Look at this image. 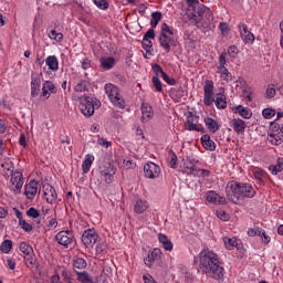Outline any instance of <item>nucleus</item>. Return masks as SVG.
<instances>
[{"label":"nucleus","instance_id":"nucleus-1","mask_svg":"<svg viewBox=\"0 0 283 283\" xmlns=\"http://www.w3.org/2000/svg\"><path fill=\"white\" fill-rule=\"evenodd\" d=\"M199 269L213 280H222L224 277V266H222L220 256L213 250L203 249L199 253Z\"/></svg>","mask_w":283,"mask_h":283},{"label":"nucleus","instance_id":"nucleus-2","mask_svg":"<svg viewBox=\"0 0 283 283\" xmlns=\"http://www.w3.org/2000/svg\"><path fill=\"white\" fill-rule=\"evenodd\" d=\"M226 193L233 205H240L244 198H255V189L251 184L238 181H229L226 186Z\"/></svg>","mask_w":283,"mask_h":283},{"label":"nucleus","instance_id":"nucleus-3","mask_svg":"<svg viewBox=\"0 0 283 283\" xmlns=\"http://www.w3.org/2000/svg\"><path fill=\"white\" fill-rule=\"evenodd\" d=\"M104 92L114 107H117L118 109H125L127 104L125 103V97H123L118 86L113 83H106L104 85Z\"/></svg>","mask_w":283,"mask_h":283},{"label":"nucleus","instance_id":"nucleus-4","mask_svg":"<svg viewBox=\"0 0 283 283\" xmlns=\"http://www.w3.org/2000/svg\"><path fill=\"white\" fill-rule=\"evenodd\" d=\"M205 17L207 19L211 18V9L207 8L205 4H198L193 12L184 15V21L189 23V25H199Z\"/></svg>","mask_w":283,"mask_h":283},{"label":"nucleus","instance_id":"nucleus-5","mask_svg":"<svg viewBox=\"0 0 283 283\" xmlns=\"http://www.w3.org/2000/svg\"><path fill=\"white\" fill-rule=\"evenodd\" d=\"M39 196H42L44 200L49 202V205H54L59 195H56V190L54 189V187H52V185L44 181L40 187Z\"/></svg>","mask_w":283,"mask_h":283},{"label":"nucleus","instance_id":"nucleus-6","mask_svg":"<svg viewBox=\"0 0 283 283\" xmlns=\"http://www.w3.org/2000/svg\"><path fill=\"white\" fill-rule=\"evenodd\" d=\"M96 242H98V233H96V230L88 229L83 232L82 244H84L86 249H94Z\"/></svg>","mask_w":283,"mask_h":283},{"label":"nucleus","instance_id":"nucleus-7","mask_svg":"<svg viewBox=\"0 0 283 283\" xmlns=\"http://www.w3.org/2000/svg\"><path fill=\"white\" fill-rule=\"evenodd\" d=\"M80 112L90 118V116H94V101L90 96H84L80 98Z\"/></svg>","mask_w":283,"mask_h":283},{"label":"nucleus","instance_id":"nucleus-8","mask_svg":"<svg viewBox=\"0 0 283 283\" xmlns=\"http://www.w3.org/2000/svg\"><path fill=\"white\" fill-rule=\"evenodd\" d=\"M238 30L243 43H245L247 45H253V43H255V35L251 31H249V27L247 25V23L240 22L238 24Z\"/></svg>","mask_w":283,"mask_h":283},{"label":"nucleus","instance_id":"nucleus-9","mask_svg":"<svg viewBox=\"0 0 283 283\" xmlns=\"http://www.w3.org/2000/svg\"><path fill=\"white\" fill-rule=\"evenodd\" d=\"M11 191L15 195L21 193V189L23 188V174L19 170H15L11 175Z\"/></svg>","mask_w":283,"mask_h":283},{"label":"nucleus","instance_id":"nucleus-10","mask_svg":"<svg viewBox=\"0 0 283 283\" xmlns=\"http://www.w3.org/2000/svg\"><path fill=\"white\" fill-rule=\"evenodd\" d=\"M144 176L145 178H149L150 180H155L160 176V166L156 165L155 163H147L144 166Z\"/></svg>","mask_w":283,"mask_h":283},{"label":"nucleus","instance_id":"nucleus-11","mask_svg":"<svg viewBox=\"0 0 283 283\" xmlns=\"http://www.w3.org/2000/svg\"><path fill=\"white\" fill-rule=\"evenodd\" d=\"M55 239L62 247H70L74 242V233L70 230L60 231Z\"/></svg>","mask_w":283,"mask_h":283},{"label":"nucleus","instance_id":"nucleus-12","mask_svg":"<svg viewBox=\"0 0 283 283\" xmlns=\"http://www.w3.org/2000/svg\"><path fill=\"white\" fill-rule=\"evenodd\" d=\"M52 94H56V85L52 81H45L42 84V93L40 95L41 101H48Z\"/></svg>","mask_w":283,"mask_h":283},{"label":"nucleus","instance_id":"nucleus-13","mask_svg":"<svg viewBox=\"0 0 283 283\" xmlns=\"http://www.w3.org/2000/svg\"><path fill=\"white\" fill-rule=\"evenodd\" d=\"M159 45L166 54H169V52H171V48H176V40L174 36L159 35Z\"/></svg>","mask_w":283,"mask_h":283},{"label":"nucleus","instance_id":"nucleus-14","mask_svg":"<svg viewBox=\"0 0 283 283\" xmlns=\"http://www.w3.org/2000/svg\"><path fill=\"white\" fill-rule=\"evenodd\" d=\"M160 258H163V251H160V249H154L149 251L148 255L144 259V264H146L148 269H151L154 262H158Z\"/></svg>","mask_w":283,"mask_h":283},{"label":"nucleus","instance_id":"nucleus-15","mask_svg":"<svg viewBox=\"0 0 283 283\" xmlns=\"http://www.w3.org/2000/svg\"><path fill=\"white\" fill-rule=\"evenodd\" d=\"M230 126L232 127L233 132H235V134H238L239 136L247 132V122H244V119L240 117L233 118L230 122Z\"/></svg>","mask_w":283,"mask_h":283},{"label":"nucleus","instance_id":"nucleus-16","mask_svg":"<svg viewBox=\"0 0 283 283\" xmlns=\"http://www.w3.org/2000/svg\"><path fill=\"white\" fill-rule=\"evenodd\" d=\"M142 123H149L154 118V108L149 103H142Z\"/></svg>","mask_w":283,"mask_h":283},{"label":"nucleus","instance_id":"nucleus-17","mask_svg":"<svg viewBox=\"0 0 283 283\" xmlns=\"http://www.w3.org/2000/svg\"><path fill=\"white\" fill-rule=\"evenodd\" d=\"M207 202L211 205H227V198L218 195L216 191L210 190L206 195Z\"/></svg>","mask_w":283,"mask_h":283},{"label":"nucleus","instance_id":"nucleus-18","mask_svg":"<svg viewBox=\"0 0 283 283\" xmlns=\"http://www.w3.org/2000/svg\"><path fill=\"white\" fill-rule=\"evenodd\" d=\"M24 255V262L29 269H34L36 264V258L34 256V249H25L22 251Z\"/></svg>","mask_w":283,"mask_h":283},{"label":"nucleus","instance_id":"nucleus-19","mask_svg":"<svg viewBox=\"0 0 283 283\" xmlns=\"http://www.w3.org/2000/svg\"><path fill=\"white\" fill-rule=\"evenodd\" d=\"M223 244L226 249H241L242 248V240L238 239L237 237H224Z\"/></svg>","mask_w":283,"mask_h":283},{"label":"nucleus","instance_id":"nucleus-20","mask_svg":"<svg viewBox=\"0 0 283 283\" xmlns=\"http://www.w3.org/2000/svg\"><path fill=\"white\" fill-rule=\"evenodd\" d=\"M234 114H239V116H241V118H245L247 120H249V118H251L253 116V112L251 111V108L249 107H244L242 105H238L235 107L232 108Z\"/></svg>","mask_w":283,"mask_h":283},{"label":"nucleus","instance_id":"nucleus-21","mask_svg":"<svg viewBox=\"0 0 283 283\" xmlns=\"http://www.w3.org/2000/svg\"><path fill=\"white\" fill-rule=\"evenodd\" d=\"M24 196L29 200H32L34 196H36V180L32 179L29 184L24 187Z\"/></svg>","mask_w":283,"mask_h":283},{"label":"nucleus","instance_id":"nucleus-22","mask_svg":"<svg viewBox=\"0 0 283 283\" xmlns=\"http://www.w3.org/2000/svg\"><path fill=\"white\" fill-rule=\"evenodd\" d=\"M203 122H205L207 129L211 134H216V132L220 130V124L218 123V120H216L211 117H205Z\"/></svg>","mask_w":283,"mask_h":283},{"label":"nucleus","instance_id":"nucleus-23","mask_svg":"<svg viewBox=\"0 0 283 283\" xmlns=\"http://www.w3.org/2000/svg\"><path fill=\"white\" fill-rule=\"evenodd\" d=\"M217 74H219V77L224 83H231L233 81V75L231 72H229V69L226 67H217Z\"/></svg>","mask_w":283,"mask_h":283},{"label":"nucleus","instance_id":"nucleus-24","mask_svg":"<svg viewBox=\"0 0 283 283\" xmlns=\"http://www.w3.org/2000/svg\"><path fill=\"white\" fill-rule=\"evenodd\" d=\"M268 140H269V143H271V145H282L283 144V135L280 132L270 130Z\"/></svg>","mask_w":283,"mask_h":283},{"label":"nucleus","instance_id":"nucleus-25","mask_svg":"<svg viewBox=\"0 0 283 283\" xmlns=\"http://www.w3.org/2000/svg\"><path fill=\"white\" fill-rule=\"evenodd\" d=\"M149 209V202L147 200L137 199L134 205L135 213H145Z\"/></svg>","mask_w":283,"mask_h":283},{"label":"nucleus","instance_id":"nucleus-26","mask_svg":"<svg viewBox=\"0 0 283 283\" xmlns=\"http://www.w3.org/2000/svg\"><path fill=\"white\" fill-rule=\"evenodd\" d=\"M94 155L87 154L82 163V171L83 174H90V169H92V165H94Z\"/></svg>","mask_w":283,"mask_h":283},{"label":"nucleus","instance_id":"nucleus-27","mask_svg":"<svg viewBox=\"0 0 283 283\" xmlns=\"http://www.w3.org/2000/svg\"><path fill=\"white\" fill-rule=\"evenodd\" d=\"M201 144H202V147L208 151H216V142L211 139V136L203 135L201 137Z\"/></svg>","mask_w":283,"mask_h":283},{"label":"nucleus","instance_id":"nucleus-28","mask_svg":"<svg viewBox=\"0 0 283 283\" xmlns=\"http://www.w3.org/2000/svg\"><path fill=\"white\" fill-rule=\"evenodd\" d=\"M45 65H48L51 72H59V57L56 55H50L45 59Z\"/></svg>","mask_w":283,"mask_h":283},{"label":"nucleus","instance_id":"nucleus-29","mask_svg":"<svg viewBox=\"0 0 283 283\" xmlns=\"http://www.w3.org/2000/svg\"><path fill=\"white\" fill-rule=\"evenodd\" d=\"M102 70H112L116 65V59L113 56L99 59Z\"/></svg>","mask_w":283,"mask_h":283},{"label":"nucleus","instance_id":"nucleus-30","mask_svg":"<svg viewBox=\"0 0 283 283\" xmlns=\"http://www.w3.org/2000/svg\"><path fill=\"white\" fill-rule=\"evenodd\" d=\"M214 104L217 109H227V96L222 93H217Z\"/></svg>","mask_w":283,"mask_h":283},{"label":"nucleus","instance_id":"nucleus-31","mask_svg":"<svg viewBox=\"0 0 283 283\" xmlns=\"http://www.w3.org/2000/svg\"><path fill=\"white\" fill-rule=\"evenodd\" d=\"M75 275L77 276V282L94 283V279L85 271H75Z\"/></svg>","mask_w":283,"mask_h":283},{"label":"nucleus","instance_id":"nucleus-32","mask_svg":"<svg viewBox=\"0 0 283 283\" xmlns=\"http://www.w3.org/2000/svg\"><path fill=\"white\" fill-rule=\"evenodd\" d=\"M86 268H87V261H85V259L77 258L73 261L74 273H76V271L83 272L84 269Z\"/></svg>","mask_w":283,"mask_h":283},{"label":"nucleus","instance_id":"nucleus-33","mask_svg":"<svg viewBox=\"0 0 283 283\" xmlns=\"http://www.w3.org/2000/svg\"><path fill=\"white\" fill-rule=\"evenodd\" d=\"M269 171H271V174L273 176H277V174H280L281 171H283V158L280 157L276 161V165H272L269 167Z\"/></svg>","mask_w":283,"mask_h":283},{"label":"nucleus","instance_id":"nucleus-34","mask_svg":"<svg viewBox=\"0 0 283 283\" xmlns=\"http://www.w3.org/2000/svg\"><path fill=\"white\" fill-rule=\"evenodd\" d=\"M87 87H90V82H87L86 80H80L74 86V92H87Z\"/></svg>","mask_w":283,"mask_h":283},{"label":"nucleus","instance_id":"nucleus-35","mask_svg":"<svg viewBox=\"0 0 283 283\" xmlns=\"http://www.w3.org/2000/svg\"><path fill=\"white\" fill-rule=\"evenodd\" d=\"M158 240L164 249H174V243L167 238L166 234H158Z\"/></svg>","mask_w":283,"mask_h":283},{"label":"nucleus","instance_id":"nucleus-36","mask_svg":"<svg viewBox=\"0 0 283 283\" xmlns=\"http://www.w3.org/2000/svg\"><path fill=\"white\" fill-rule=\"evenodd\" d=\"M253 178L258 181V185H264V178H266V172L263 170H254L253 171Z\"/></svg>","mask_w":283,"mask_h":283},{"label":"nucleus","instance_id":"nucleus-37","mask_svg":"<svg viewBox=\"0 0 283 283\" xmlns=\"http://www.w3.org/2000/svg\"><path fill=\"white\" fill-rule=\"evenodd\" d=\"M186 129H188V132H200V126L193 123V117H189L186 123Z\"/></svg>","mask_w":283,"mask_h":283},{"label":"nucleus","instance_id":"nucleus-38","mask_svg":"<svg viewBox=\"0 0 283 283\" xmlns=\"http://www.w3.org/2000/svg\"><path fill=\"white\" fill-rule=\"evenodd\" d=\"M203 96H213V81H206Z\"/></svg>","mask_w":283,"mask_h":283},{"label":"nucleus","instance_id":"nucleus-39","mask_svg":"<svg viewBox=\"0 0 283 283\" xmlns=\"http://www.w3.org/2000/svg\"><path fill=\"white\" fill-rule=\"evenodd\" d=\"M160 36H174V28L169 27L167 23H163Z\"/></svg>","mask_w":283,"mask_h":283},{"label":"nucleus","instance_id":"nucleus-40","mask_svg":"<svg viewBox=\"0 0 283 283\" xmlns=\"http://www.w3.org/2000/svg\"><path fill=\"white\" fill-rule=\"evenodd\" d=\"M163 19V13L161 12H153L151 13V20H150V25L153 28H156V25H158V23H160V20Z\"/></svg>","mask_w":283,"mask_h":283},{"label":"nucleus","instance_id":"nucleus-41","mask_svg":"<svg viewBox=\"0 0 283 283\" xmlns=\"http://www.w3.org/2000/svg\"><path fill=\"white\" fill-rule=\"evenodd\" d=\"M115 174L116 172H114V170H111L108 174L105 171H101V177L107 185H112V182L114 181Z\"/></svg>","mask_w":283,"mask_h":283},{"label":"nucleus","instance_id":"nucleus-42","mask_svg":"<svg viewBox=\"0 0 283 283\" xmlns=\"http://www.w3.org/2000/svg\"><path fill=\"white\" fill-rule=\"evenodd\" d=\"M184 174H187L188 176H196V174H198V170L196 169V166L193 164H185Z\"/></svg>","mask_w":283,"mask_h":283},{"label":"nucleus","instance_id":"nucleus-43","mask_svg":"<svg viewBox=\"0 0 283 283\" xmlns=\"http://www.w3.org/2000/svg\"><path fill=\"white\" fill-rule=\"evenodd\" d=\"M151 83H153L156 92H163V82H160V77L158 75H154L151 77Z\"/></svg>","mask_w":283,"mask_h":283},{"label":"nucleus","instance_id":"nucleus-44","mask_svg":"<svg viewBox=\"0 0 283 283\" xmlns=\"http://www.w3.org/2000/svg\"><path fill=\"white\" fill-rule=\"evenodd\" d=\"M101 171H105V174L113 171V174H116V167L112 163H106L104 166L99 167V172Z\"/></svg>","mask_w":283,"mask_h":283},{"label":"nucleus","instance_id":"nucleus-45","mask_svg":"<svg viewBox=\"0 0 283 283\" xmlns=\"http://www.w3.org/2000/svg\"><path fill=\"white\" fill-rule=\"evenodd\" d=\"M93 2L99 10H108L109 8V2H107V0H93Z\"/></svg>","mask_w":283,"mask_h":283},{"label":"nucleus","instance_id":"nucleus-46","mask_svg":"<svg viewBox=\"0 0 283 283\" xmlns=\"http://www.w3.org/2000/svg\"><path fill=\"white\" fill-rule=\"evenodd\" d=\"M49 38L53 39L57 43H61V41H63V33H59L56 30H51L49 32Z\"/></svg>","mask_w":283,"mask_h":283},{"label":"nucleus","instance_id":"nucleus-47","mask_svg":"<svg viewBox=\"0 0 283 283\" xmlns=\"http://www.w3.org/2000/svg\"><path fill=\"white\" fill-rule=\"evenodd\" d=\"M169 156H170L169 165H170L171 169H177L178 168V156L175 155L174 151H170Z\"/></svg>","mask_w":283,"mask_h":283},{"label":"nucleus","instance_id":"nucleus-48","mask_svg":"<svg viewBox=\"0 0 283 283\" xmlns=\"http://www.w3.org/2000/svg\"><path fill=\"white\" fill-rule=\"evenodd\" d=\"M219 30L222 34V36H227L229 32H231V28H229V24L227 22H220Z\"/></svg>","mask_w":283,"mask_h":283},{"label":"nucleus","instance_id":"nucleus-49","mask_svg":"<svg viewBox=\"0 0 283 283\" xmlns=\"http://www.w3.org/2000/svg\"><path fill=\"white\" fill-rule=\"evenodd\" d=\"M275 114H276V112L273 108H264L262 111L263 117L266 118L268 120L273 118L275 116Z\"/></svg>","mask_w":283,"mask_h":283},{"label":"nucleus","instance_id":"nucleus-50","mask_svg":"<svg viewBox=\"0 0 283 283\" xmlns=\"http://www.w3.org/2000/svg\"><path fill=\"white\" fill-rule=\"evenodd\" d=\"M270 129H271V132H279L280 134H282V136H283V124L282 125H280V124H277V122H271V124H270Z\"/></svg>","mask_w":283,"mask_h":283},{"label":"nucleus","instance_id":"nucleus-51","mask_svg":"<svg viewBox=\"0 0 283 283\" xmlns=\"http://www.w3.org/2000/svg\"><path fill=\"white\" fill-rule=\"evenodd\" d=\"M143 49L145 50V52L150 53L154 44L151 43V40H146L143 38V42H142Z\"/></svg>","mask_w":283,"mask_h":283},{"label":"nucleus","instance_id":"nucleus-52","mask_svg":"<svg viewBox=\"0 0 283 283\" xmlns=\"http://www.w3.org/2000/svg\"><path fill=\"white\" fill-rule=\"evenodd\" d=\"M266 98H273L275 96V84H269L265 91Z\"/></svg>","mask_w":283,"mask_h":283},{"label":"nucleus","instance_id":"nucleus-53","mask_svg":"<svg viewBox=\"0 0 283 283\" xmlns=\"http://www.w3.org/2000/svg\"><path fill=\"white\" fill-rule=\"evenodd\" d=\"M216 216L219 218V220H223V222H227V220H229V214H227V211L222 209L217 210Z\"/></svg>","mask_w":283,"mask_h":283},{"label":"nucleus","instance_id":"nucleus-54","mask_svg":"<svg viewBox=\"0 0 283 283\" xmlns=\"http://www.w3.org/2000/svg\"><path fill=\"white\" fill-rule=\"evenodd\" d=\"M259 238H261L263 244H269V242H271V237L266 234V231L263 229H261Z\"/></svg>","mask_w":283,"mask_h":283},{"label":"nucleus","instance_id":"nucleus-55","mask_svg":"<svg viewBox=\"0 0 283 283\" xmlns=\"http://www.w3.org/2000/svg\"><path fill=\"white\" fill-rule=\"evenodd\" d=\"M217 67H227V52L220 54L219 65Z\"/></svg>","mask_w":283,"mask_h":283},{"label":"nucleus","instance_id":"nucleus-56","mask_svg":"<svg viewBox=\"0 0 283 283\" xmlns=\"http://www.w3.org/2000/svg\"><path fill=\"white\" fill-rule=\"evenodd\" d=\"M228 54L231 59H235L238 56V46H235V45L229 46Z\"/></svg>","mask_w":283,"mask_h":283},{"label":"nucleus","instance_id":"nucleus-57","mask_svg":"<svg viewBox=\"0 0 283 283\" xmlns=\"http://www.w3.org/2000/svg\"><path fill=\"white\" fill-rule=\"evenodd\" d=\"M262 231V228H250L248 230V235L250 238H255V235H260V232Z\"/></svg>","mask_w":283,"mask_h":283},{"label":"nucleus","instance_id":"nucleus-58","mask_svg":"<svg viewBox=\"0 0 283 283\" xmlns=\"http://www.w3.org/2000/svg\"><path fill=\"white\" fill-rule=\"evenodd\" d=\"M153 72H155V76H159V74H165V71L163 70V66H160L159 64H153Z\"/></svg>","mask_w":283,"mask_h":283},{"label":"nucleus","instance_id":"nucleus-59","mask_svg":"<svg viewBox=\"0 0 283 283\" xmlns=\"http://www.w3.org/2000/svg\"><path fill=\"white\" fill-rule=\"evenodd\" d=\"M203 103L207 105V107H210V105L216 103V99H213V95H203Z\"/></svg>","mask_w":283,"mask_h":283},{"label":"nucleus","instance_id":"nucleus-60","mask_svg":"<svg viewBox=\"0 0 283 283\" xmlns=\"http://www.w3.org/2000/svg\"><path fill=\"white\" fill-rule=\"evenodd\" d=\"M161 78H164V81H165V83H167V85H176V78L169 77V75H167V73H163Z\"/></svg>","mask_w":283,"mask_h":283},{"label":"nucleus","instance_id":"nucleus-61","mask_svg":"<svg viewBox=\"0 0 283 283\" xmlns=\"http://www.w3.org/2000/svg\"><path fill=\"white\" fill-rule=\"evenodd\" d=\"M144 39L151 41L154 39H156V31H154V29H149L145 34H144Z\"/></svg>","mask_w":283,"mask_h":283},{"label":"nucleus","instance_id":"nucleus-62","mask_svg":"<svg viewBox=\"0 0 283 283\" xmlns=\"http://www.w3.org/2000/svg\"><path fill=\"white\" fill-rule=\"evenodd\" d=\"M19 226L21 227V229H23V231H27V233H30V231H32V224L28 223L25 219L21 223H19Z\"/></svg>","mask_w":283,"mask_h":283},{"label":"nucleus","instance_id":"nucleus-63","mask_svg":"<svg viewBox=\"0 0 283 283\" xmlns=\"http://www.w3.org/2000/svg\"><path fill=\"white\" fill-rule=\"evenodd\" d=\"M97 143L101 145V147H105V149H107L108 147H112V142H107L105 138L99 136H98Z\"/></svg>","mask_w":283,"mask_h":283},{"label":"nucleus","instance_id":"nucleus-64","mask_svg":"<svg viewBox=\"0 0 283 283\" xmlns=\"http://www.w3.org/2000/svg\"><path fill=\"white\" fill-rule=\"evenodd\" d=\"M0 249H12V240L10 239L4 240L1 243Z\"/></svg>","mask_w":283,"mask_h":283}]
</instances>
